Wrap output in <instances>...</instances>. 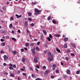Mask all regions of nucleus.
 Here are the masks:
<instances>
[{
  "label": "nucleus",
  "instance_id": "f257e3e1",
  "mask_svg": "<svg viewBox=\"0 0 80 80\" xmlns=\"http://www.w3.org/2000/svg\"><path fill=\"white\" fill-rule=\"evenodd\" d=\"M35 12L34 13V15H36V16H37V15H38V13H39L40 12L41 13V12H40V10L37 9H36L35 10Z\"/></svg>",
  "mask_w": 80,
  "mask_h": 80
},
{
  "label": "nucleus",
  "instance_id": "f03ea898",
  "mask_svg": "<svg viewBox=\"0 0 80 80\" xmlns=\"http://www.w3.org/2000/svg\"><path fill=\"white\" fill-rule=\"evenodd\" d=\"M48 60L49 62H51V61H52L53 60V56H51L50 57H49L48 58Z\"/></svg>",
  "mask_w": 80,
  "mask_h": 80
},
{
  "label": "nucleus",
  "instance_id": "7ed1b4c3",
  "mask_svg": "<svg viewBox=\"0 0 80 80\" xmlns=\"http://www.w3.org/2000/svg\"><path fill=\"white\" fill-rule=\"evenodd\" d=\"M24 28H26L27 27V25H28V22L27 21L25 22L24 23Z\"/></svg>",
  "mask_w": 80,
  "mask_h": 80
},
{
  "label": "nucleus",
  "instance_id": "20e7f679",
  "mask_svg": "<svg viewBox=\"0 0 80 80\" xmlns=\"http://www.w3.org/2000/svg\"><path fill=\"white\" fill-rule=\"evenodd\" d=\"M49 73V70H47L46 71L44 72V75H48V74Z\"/></svg>",
  "mask_w": 80,
  "mask_h": 80
},
{
  "label": "nucleus",
  "instance_id": "39448f33",
  "mask_svg": "<svg viewBox=\"0 0 80 80\" xmlns=\"http://www.w3.org/2000/svg\"><path fill=\"white\" fill-rule=\"evenodd\" d=\"M38 58L37 57H35L34 58V62H35V63H37L38 62Z\"/></svg>",
  "mask_w": 80,
  "mask_h": 80
},
{
  "label": "nucleus",
  "instance_id": "423d86ee",
  "mask_svg": "<svg viewBox=\"0 0 80 80\" xmlns=\"http://www.w3.org/2000/svg\"><path fill=\"white\" fill-rule=\"evenodd\" d=\"M67 73L68 75H70V70L68 69L67 70Z\"/></svg>",
  "mask_w": 80,
  "mask_h": 80
},
{
  "label": "nucleus",
  "instance_id": "0eeeda50",
  "mask_svg": "<svg viewBox=\"0 0 80 80\" xmlns=\"http://www.w3.org/2000/svg\"><path fill=\"white\" fill-rule=\"evenodd\" d=\"M3 58H4V60H8V57H7L6 55H4L3 56Z\"/></svg>",
  "mask_w": 80,
  "mask_h": 80
},
{
  "label": "nucleus",
  "instance_id": "6e6552de",
  "mask_svg": "<svg viewBox=\"0 0 80 80\" xmlns=\"http://www.w3.org/2000/svg\"><path fill=\"white\" fill-rule=\"evenodd\" d=\"M43 39H44V36H43V35L42 34L41 36V40H43Z\"/></svg>",
  "mask_w": 80,
  "mask_h": 80
},
{
  "label": "nucleus",
  "instance_id": "1a4fd4ad",
  "mask_svg": "<svg viewBox=\"0 0 80 80\" xmlns=\"http://www.w3.org/2000/svg\"><path fill=\"white\" fill-rule=\"evenodd\" d=\"M54 36L56 37H61L60 35L59 34H55L54 35Z\"/></svg>",
  "mask_w": 80,
  "mask_h": 80
},
{
  "label": "nucleus",
  "instance_id": "9d476101",
  "mask_svg": "<svg viewBox=\"0 0 80 80\" xmlns=\"http://www.w3.org/2000/svg\"><path fill=\"white\" fill-rule=\"evenodd\" d=\"M10 76L12 77H15V75H14L13 73H11L10 74Z\"/></svg>",
  "mask_w": 80,
  "mask_h": 80
},
{
  "label": "nucleus",
  "instance_id": "9b49d317",
  "mask_svg": "<svg viewBox=\"0 0 80 80\" xmlns=\"http://www.w3.org/2000/svg\"><path fill=\"white\" fill-rule=\"evenodd\" d=\"M21 60L22 62H25V61L26 60V59L24 58H22V59Z\"/></svg>",
  "mask_w": 80,
  "mask_h": 80
},
{
  "label": "nucleus",
  "instance_id": "f8f14e48",
  "mask_svg": "<svg viewBox=\"0 0 80 80\" xmlns=\"http://www.w3.org/2000/svg\"><path fill=\"white\" fill-rule=\"evenodd\" d=\"M43 33H44L45 35H47V32H46V31H45V30H43Z\"/></svg>",
  "mask_w": 80,
  "mask_h": 80
},
{
  "label": "nucleus",
  "instance_id": "ddd939ff",
  "mask_svg": "<svg viewBox=\"0 0 80 80\" xmlns=\"http://www.w3.org/2000/svg\"><path fill=\"white\" fill-rule=\"evenodd\" d=\"M56 50L58 52H59V53H61V52H60V50L58 48H56Z\"/></svg>",
  "mask_w": 80,
  "mask_h": 80
},
{
  "label": "nucleus",
  "instance_id": "4468645a",
  "mask_svg": "<svg viewBox=\"0 0 80 80\" xmlns=\"http://www.w3.org/2000/svg\"><path fill=\"white\" fill-rule=\"evenodd\" d=\"M68 38H65L64 39V42H67V41H68Z\"/></svg>",
  "mask_w": 80,
  "mask_h": 80
},
{
  "label": "nucleus",
  "instance_id": "2eb2a0df",
  "mask_svg": "<svg viewBox=\"0 0 80 80\" xmlns=\"http://www.w3.org/2000/svg\"><path fill=\"white\" fill-rule=\"evenodd\" d=\"M17 53V52L15 51H13V54L14 55H16Z\"/></svg>",
  "mask_w": 80,
  "mask_h": 80
},
{
  "label": "nucleus",
  "instance_id": "dca6fc26",
  "mask_svg": "<svg viewBox=\"0 0 80 80\" xmlns=\"http://www.w3.org/2000/svg\"><path fill=\"white\" fill-rule=\"evenodd\" d=\"M1 45L2 46H5V42H2L1 43Z\"/></svg>",
  "mask_w": 80,
  "mask_h": 80
},
{
  "label": "nucleus",
  "instance_id": "f3484780",
  "mask_svg": "<svg viewBox=\"0 0 80 80\" xmlns=\"http://www.w3.org/2000/svg\"><path fill=\"white\" fill-rule=\"evenodd\" d=\"M47 39L49 42H50V41H51V39L49 37H48Z\"/></svg>",
  "mask_w": 80,
  "mask_h": 80
},
{
  "label": "nucleus",
  "instance_id": "a211bd4d",
  "mask_svg": "<svg viewBox=\"0 0 80 80\" xmlns=\"http://www.w3.org/2000/svg\"><path fill=\"white\" fill-rule=\"evenodd\" d=\"M36 50L37 51H40V49L38 47V46H37L36 48Z\"/></svg>",
  "mask_w": 80,
  "mask_h": 80
},
{
  "label": "nucleus",
  "instance_id": "6ab92c4d",
  "mask_svg": "<svg viewBox=\"0 0 80 80\" xmlns=\"http://www.w3.org/2000/svg\"><path fill=\"white\" fill-rule=\"evenodd\" d=\"M28 15L29 17H31L32 16V13L31 12H28Z\"/></svg>",
  "mask_w": 80,
  "mask_h": 80
},
{
  "label": "nucleus",
  "instance_id": "aec40b11",
  "mask_svg": "<svg viewBox=\"0 0 80 80\" xmlns=\"http://www.w3.org/2000/svg\"><path fill=\"white\" fill-rule=\"evenodd\" d=\"M25 46L26 47H28V46H29V43H28V42L26 43L25 44Z\"/></svg>",
  "mask_w": 80,
  "mask_h": 80
},
{
  "label": "nucleus",
  "instance_id": "412c9836",
  "mask_svg": "<svg viewBox=\"0 0 80 80\" xmlns=\"http://www.w3.org/2000/svg\"><path fill=\"white\" fill-rule=\"evenodd\" d=\"M48 56H49V57H51V56H52V55H51V53L50 52H49L48 53Z\"/></svg>",
  "mask_w": 80,
  "mask_h": 80
},
{
  "label": "nucleus",
  "instance_id": "4be33fe9",
  "mask_svg": "<svg viewBox=\"0 0 80 80\" xmlns=\"http://www.w3.org/2000/svg\"><path fill=\"white\" fill-rule=\"evenodd\" d=\"M32 52L33 55L35 54V51L32 50Z\"/></svg>",
  "mask_w": 80,
  "mask_h": 80
},
{
  "label": "nucleus",
  "instance_id": "5701e85b",
  "mask_svg": "<svg viewBox=\"0 0 80 80\" xmlns=\"http://www.w3.org/2000/svg\"><path fill=\"white\" fill-rule=\"evenodd\" d=\"M30 70H31V71H33V67H30Z\"/></svg>",
  "mask_w": 80,
  "mask_h": 80
},
{
  "label": "nucleus",
  "instance_id": "b1692460",
  "mask_svg": "<svg viewBox=\"0 0 80 80\" xmlns=\"http://www.w3.org/2000/svg\"><path fill=\"white\" fill-rule=\"evenodd\" d=\"M48 20H51V17L50 16H49L48 18Z\"/></svg>",
  "mask_w": 80,
  "mask_h": 80
},
{
  "label": "nucleus",
  "instance_id": "393cba45",
  "mask_svg": "<svg viewBox=\"0 0 80 80\" xmlns=\"http://www.w3.org/2000/svg\"><path fill=\"white\" fill-rule=\"evenodd\" d=\"M37 2H35L34 3H33V2H32V4L33 5H35L36 4H37Z\"/></svg>",
  "mask_w": 80,
  "mask_h": 80
},
{
  "label": "nucleus",
  "instance_id": "a878e982",
  "mask_svg": "<svg viewBox=\"0 0 80 80\" xmlns=\"http://www.w3.org/2000/svg\"><path fill=\"white\" fill-rule=\"evenodd\" d=\"M51 78H54L55 76H53V75H52L51 76Z\"/></svg>",
  "mask_w": 80,
  "mask_h": 80
},
{
  "label": "nucleus",
  "instance_id": "bb28decb",
  "mask_svg": "<svg viewBox=\"0 0 80 80\" xmlns=\"http://www.w3.org/2000/svg\"><path fill=\"white\" fill-rule=\"evenodd\" d=\"M6 38L7 39H9V38H10V37H9L7 35L6 36Z\"/></svg>",
  "mask_w": 80,
  "mask_h": 80
},
{
  "label": "nucleus",
  "instance_id": "cd10ccee",
  "mask_svg": "<svg viewBox=\"0 0 80 80\" xmlns=\"http://www.w3.org/2000/svg\"><path fill=\"white\" fill-rule=\"evenodd\" d=\"M52 23H54V24H56V23H57V22L53 20H52Z\"/></svg>",
  "mask_w": 80,
  "mask_h": 80
},
{
  "label": "nucleus",
  "instance_id": "c85d7f7f",
  "mask_svg": "<svg viewBox=\"0 0 80 80\" xmlns=\"http://www.w3.org/2000/svg\"><path fill=\"white\" fill-rule=\"evenodd\" d=\"M12 26H13V25L12 24H10L9 25L10 28H12Z\"/></svg>",
  "mask_w": 80,
  "mask_h": 80
},
{
  "label": "nucleus",
  "instance_id": "c756f323",
  "mask_svg": "<svg viewBox=\"0 0 80 80\" xmlns=\"http://www.w3.org/2000/svg\"><path fill=\"white\" fill-rule=\"evenodd\" d=\"M64 48H67V44H65L64 45Z\"/></svg>",
  "mask_w": 80,
  "mask_h": 80
},
{
  "label": "nucleus",
  "instance_id": "7c9ffc66",
  "mask_svg": "<svg viewBox=\"0 0 80 80\" xmlns=\"http://www.w3.org/2000/svg\"><path fill=\"white\" fill-rule=\"evenodd\" d=\"M43 70H46V66H43Z\"/></svg>",
  "mask_w": 80,
  "mask_h": 80
},
{
  "label": "nucleus",
  "instance_id": "2f4dec72",
  "mask_svg": "<svg viewBox=\"0 0 80 80\" xmlns=\"http://www.w3.org/2000/svg\"><path fill=\"white\" fill-rule=\"evenodd\" d=\"M12 39L14 41H16V39H15V38H12Z\"/></svg>",
  "mask_w": 80,
  "mask_h": 80
},
{
  "label": "nucleus",
  "instance_id": "473e14b6",
  "mask_svg": "<svg viewBox=\"0 0 80 80\" xmlns=\"http://www.w3.org/2000/svg\"><path fill=\"white\" fill-rule=\"evenodd\" d=\"M6 32V31L4 30H2V33H4V34H5V33Z\"/></svg>",
  "mask_w": 80,
  "mask_h": 80
},
{
  "label": "nucleus",
  "instance_id": "72a5a7b5",
  "mask_svg": "<svg viewBox=\"0 0 80 80\" xmlns=\"http://www.w3.org/2000/svg\"><path fill=\"white\" fill-rule=\"evenodd\" d=\"M65 58L66 60H67V61H68V60H69V59H68V58L67 57H66Z\"/></svg>",
  "mask_w": 80,
  "mask_h": 80
},
{
  "label": "nucleus",
  "instance_id": "f704fd0d",
  "mask_svg": "<svg viewBox=\"0 0 80 80\" xmlns=\"http://www.w3.org/2000/svg\"><path fill=\"white\" fill-rule=\"evenodd\" d=\"M35 50H36V48H35V47H33V49H32V50L35 51Z\"/></svg>",
  "mask_w": 80,
  "mask_h": 80
},
{
  "label": "nucleus",
  "instance_id": "c9c22d12",
  "mask_svg": "<svg viewBox=\"0 0 80 80\" xmlns=\"http://www.w3.org/2000/svg\"><path fill=\"white\" fill-rule=\"evenodd\" d=\"M80 72L79 71H77L76 73V74H78V73H80Z\"/></svg>",
  "mask_w": 80,
  "mask_h": 80
},
{
  "label": "nucleus",
  "instance_id": "e433bc0d",
  "mask_svg": "<svg viewBox=\"0 0 80 80\" xmlns=\"http://www.w3.org/2000/svg\"><path fill=\"white\" fill-rule=\"evenodd\" d=\"M44 53H45V54H46V53H47V50H45L43 52Z\"/></svg>",
  "mask_w": 80,
  "mask_h": 80
},
{
  "label": "nucleus",
  "instance_id": "4c0bfd02",
  "mask_svg": "<svg viewBox=\"0 0 80 80\" xmlns=\"http://www.w3.org/2000/svg\"><path fill=\"white\" fill-rule=\"evenodd\" d=\"M49 37L51 38H52V34H49Z\"/></svg>",
  "mask_w": 80,
  "mask_h": 80
},
{
  "label": "nucleus",
  "instance_id": "58836bf2",
  "mask_svg": "<svg viewBox=\"0 0 80 80\" xmlns=\"http://www.w3.org/2000/svg\"><path fill=\"white\" fill-rule=\"evenodd\" d=\"M22 75H23V76H26V75H27V74H26L25 73H22Z\"/></svg>",
  "mask_w": 80,
  "mask_h": 80
},
{
  "label": "nucleus",
  "instance_id": "ea45409f",
  "mask_svg": "<svg viewBox=\"0 0 80 80\" xmlns=\"http://www.w3.org/2000/svg\"><path fill=\"white\" fill-rule=\"evenodd\" d=\"M71 55L72 56V57H75V54L73 53H72Z\"/></svg>",
  "mask_w": 80,
  "mask_h": 80
},
{
  "label": "nucleus",
  "instance_id": "a19ab883",
  "mask_svg": "<svg viewBox=\"0 0 80 80\" xmlns=\"http://www.w3.org/2000/svg\"><path fill=\"white\" fill-rule=\"evenodd\" d=\"M9 69L10 70H13V68L12 67H9Z\"/></svg>",
  "mask_w": 80,
  "mask_h": 80
},
{
  "label": "nucleus",
  "instance_id": "79ce46f5",
  "mask_svg": "<svg viewBox=\"0 0 80 80\" xmlns=\"http://www.w3.org/2000/svg\"><path fill=\"white\" fill-rule=\"evenodd\" d=\"M67 53H70V51L69 50H67Z\"/></svg>",
  "mask_w": 80,
  "mask_h": 80
},
{
  "label": "nucleus",
  "instance_id": "37998d69",
  "mask_svg": "<svg viewBox=\"0 0 80 80\" xmlns=\"http://www.w3.org/2000/svg\"><path fill=\"white\" fill-rule=\"evenodd\" d=\"M56 72L57 73H59V71H58V70H57L56 71Z\"/></svg>",
  "mask_w": 80,
  "mask_h": 80
},
{
  "label": "nucleus",
  "instance_id": "c03bdc74",
  "mask_svg": "<svg viewBox=\"0 0 80 80\" xmlns=\"http://www.w3.org/2000/svg\"><path fill=\"white\" fill-rule=\"evenodd\" d=\"M31 25L32 27L34 26V24L33 23H32L31 24Z\"/></svg>",
  "mask_w": 80,
  "mask_h": 80
},
{
  "label": "nucleus",
  "instance_id": "a18cd8bd",
  "mask_svg": "<svg viewBox=\"0 0 80 80\" xmlns=\"http://www.w3.org/2000/svg\"><path fill=\"white\" fill-rule=\"evenodd\" d=\"M12 67L13 68H16V65H13Z\"/></svg>",
  "mask_w": 80,
  "mask_h": 80
},
{
  "label": "nucleus",
  "instance_id": "49530a36",
  "mask_svg": "<svg viewBox=\"0 0 80 80\" xmlns=\"http://www.w3.org/2000/svg\"><path fill=\"white\" fill-rule=\"evenodd\" d=\"M52 67H53V68H55V67H56L55 65V64L52 65Z\"/></svg>",
  "mask_w": 80,
  "mask_h": 80
},
{
  "label": "nucleus",
  "instance_id": "de8ad7c7",
  "mask_svg": "<svg viewBox=\"0 0 80 80\" xmlns=\"http://www.w3.org/2000/svg\"><path fill=\"white\" fill-rule=\"evenodd\" d=\"M36 80H42L40 78H37L36 79Z\"/></svg>",
  "mask_w": 80,
  "mask_h": 80
},
{
  "label": "nucleus",
  "instance_id": "09e8293b",
  "mask_svg": "<svg viewBox=\"0 0 80 80\" xmlns=\"http://www.w3.org/2000/svg\"><path fill=\"white\" fill-rule=\"evenodd\" d=\"M72 45L73 47H74V48L75 47V44H72Z\"/></svg>",
  "mask_w": 80,
  "mask_h": 80
},
{
  "label": "nucleus",
  "instance_id": "8fccbe9b",
  "mask_svg": "<svg viewBox=\"0 0 80 80\" xmlns=\"http://www.w3.org/2000/svg\"><path fill=\"white\" fill-rule=\"evenodd\" d=\"M20 70H21V71H22L23 72V71H24V69H23V68H21Z\"/></svg>",
  "mask_w": 80,
  "mask_h": 80
},
{
  "label": "nucleus",
  "instance_id": "3c124183",
  "mask_svg": "<svg viewBox=\"0 0 80 80\" xmlns=\"http://www.w3.org/2000/svg\"><path fill=\"white\" fill-rule=\"evenodd\" d=\"M36 68H39V66L38 65H37L36 66Z\"/></svg>",
  "mask_w": 80,
  "mask_h": 80
},
{
  "label": "nucleus",
  "instance_id": "603ef678",
  "mask_svg": "<svg viewBox=\"0 0 80 80\" xmlns=\"http://www.w3.org/2000/svg\"><path fill=\"white\" fill-rule=\"evenodd\" d=\"M28 20L30 21H32V19L30 18H28Z\"/></svg>",
  "mask_w": 80,
  "mask_h": 80
},
{
  "label": "nucleus",
  "instance_id": "864d4df0",
  "mask_svg": "<svg viewBox=\"0 0 80 80\" xmlns=\"http://www.w3.org/2000/svg\"><path fill=\"white\" fill-rule=\"evenodd\" d=\"M9 66H10V67H12V66H13V65L11 63L9 64Z\"/></svg>",
  "mask_w": 80,
  "mask_h": 80
},
{
  "label": "nucleus",
  "instance_id": "5fc2aeb1",
  "mask_svg": "<svg viewBox=\"0 0 80 80\" xmlns=\"http://www.w3.org/2000/svg\"><path fill=\"white\" fill-rule=\"evenodd\" d=\"M27 33H29L30 32L29 30H28V29H27Z\"/></svg>",
  "mask_w": 80,
  "mask_h": 80
},
{
  "label": "nucleus",
  "instance_id": "6e6d98bb",
  "mask_svg": "<svg viewBox=\"0 0 80 80\" xmlns=\"http://www.w3.org/2000/svg\"><path fill=\"white\" fill-rule=\"evenodd\" d=\"M31 46H33V45H34V43H31Z\"/></svg>",
  "mask_w": 80,
  "mask_h": 80
},
{
  "label": "nucleus",
  "instance_id": "4d7b16f0",
  "mask_svg": "<svg viewBox=\"0 0 80 80\" xmlns=\"http://www.w3.org/2000/svg\"><path fill=\"white\" fill-rule=\"evenodd\" d=\"M24 50H26L27 51L28 50V49L27 48H24Z\"/></svg>",
  "mask_w": 80,
  "mask_h": 80
},
{
  "label": "nucleus",
  "instance_id": "13d9d810",
  "mask_svg": "<svg viewBox=\"0 0 80 80\" xmlns=\"http://www.w3.org/2000/svg\"><path fill=\"white\" fill-rule=\"evenodd\" d=\"M2 9L3 10H5V8L4 7H3Z\"/></svg>",
  "mask_w": 80,
  "mask_h": 80
},
{
  "label": "nucleus",
  "instance_id": "bf43d9fd",
  "mask_svg": "<svg viewBox=\"0 0 80 80\" xmlns=\"http://www.w3.org/2000/svg\"><path fill=\"white\" fill-rule=\"evenodd\" d=\"M1 42H4V39H1Z\"/></svg>",
  "mask_w": 80,
  "mask_h": 80
},
{
  "label": "nucleus",
  "instance_id": "052dcab7",
  "mask_svg": "<svg viewBox=\"0 0 80 80\" xmlns=\"http://www.w3.org/2000/svg\"><path fill=\"white\" fill-rule=\"evenodd\" d=\"M3 65H4V66H6V65H7V64L5 63H3Z\"/></svg>",
  "mask_w": 80,
  "mask_h": 80
},
{
  "label": "nucleus",
  "instance_id": "680f3d73",
  "mask_svg": "<svg viewBox=\"0 0 80 80\" xmlns=\"http://www.w3.org/2000/svg\"><path fill=\"white\" fill-rule=\"evenodd\" d=\"M35 71H36V72H38V69L36 68Z\"/></svg>",
  "mask_w": 80,
  "mask_h": 80
},
{
  "label": "nucleus",
  "instance_id": "e2e57ef3",
  "mask_svg": "<svg viewBox=\"0 0 80 80\" xmlns=\"http://www.w3.org/2000/svg\"><path fill=\"white\" fill-rule=\"evenodd\" d=\"M10 19H11V20H13L14 18H13V17H12L10 18Z\"/></svg>",
  "mask_w": 80,
  "mask_h": 80
},
{
  "label": "nucleus",
  "instance_id": "0e129e2a",
  "mask_svg": "<svg viewBox=\"0 0 80 80\" xmlns=\"http://www.w3.org/2000/svg\"><path fill=\"white\" fill-rule=\"evenodd\" d=\"M21 52H24V50H23V49H21Z\"/></svg>",
  "mask_w": 80,
  "mask_h": 80
},
{
  "label": "nucleus",
  "instance_id": "69168bd1",
  "mask_svg": "<svg viewBox=\"0 0 80 80\" xmlns=\"http://www.w3.org/2000/svg\"><path fill=\"white\" fill-rule=\"evenodd\" d=\"M38 45H40V42H38L37 43Z\"/></svg>",
  "mask_w": 80,
  "mask_h": 80
},
{
  "label": "nucleus",
  "instance_id": "338daca9",
  "mask_svg": "<svg viewBox=\"0 0 80 80\" xmlns=\"http://www.w3.org/2000/svg\"><path fill=\"white\" fill-rule=\"evenodd\" d=\"M4 74H5L6 75H8V73L6 72H5L4 73Z\"/></svg>",
  "mask_w": 80,
  "mask_h": 80
},
{
  "label": "nucleus",
  "instance_id": "774afa93",
  "mask_svg": "<svg viewBox=\"0 0 80 80\" xmlns=\"http://www.w3.org/2000/svg\"><path fill=\"white\" fill-rule=\"evenodd\" d=\"M22 17V15H21L20 16H18V18H20Z\"/></svg>",
  "mask_w": 80,
  "mask_h": 80
}]
</instances>
